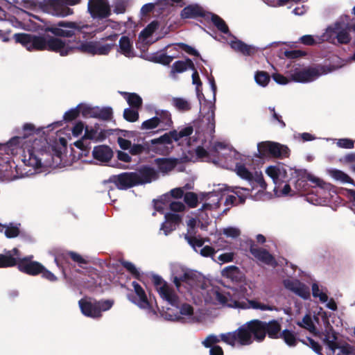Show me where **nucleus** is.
Masks as SVG:
<instances>
[{
  "mask_svg": "<svg viewBox=\"0 0 355 355\" xmlns=\"http://www.w3.org/2000/svg\"><path fill=\"white\" fill-rule=\"evenodd\" d=\"M172 277L176 288L184 296L187 302L180 299L178 306H174L176 308L175 311L168 308L166 311L162 312V317L166 320L182 323L195 322L197 320L194 309L190 304L191 301L196 304L202 302L220 304L234 309H252L263 311L276 310L275 306L270 304L256 300H248L245 296V288L219 290L200 274L180 265L175 264L172 266Z\"/></svg>",
  "mask_w": 355,
  "mask_h": 355,
  "instance_id": "1",
  "label": "nucleus"
},
{
  "mask_svg": "<svg viewBox=\"0 0 355 355\" xmlns=\"http://www.w3.org/2000/svg\"><path fill=\"white\" fill-rule=\"evenodd\" d=\"M22 132V136L0 144L1 181L29 177L51 164L47 140L40 137L31 123H25Z\"/></svg>",
  "mask_w": 355,
  "mask_h": 355,
  "instance_id": "2",
  "label": "nucleus"
},
{
  "mask_svg": "<svg viewBox=\"0 0 355 355\" xmlns=\"http://www.w3.org/2000/svg\"><path fill=\"white\" fill-rule=\"evenodd\" d=\"M297 180L293 182L294 189L288 183L287 171L285 166H270L266 173L275 184L274 193L277 197L292 196L296 193L306 195V200L315 205H324L329 202L331 185L306 171H295Z\"/></svg>",
  "mask_w": 355,
  "mask_h": 355,
  "instance_id": "3",
  "label": "nucleus"
},
{
  "mask_svg": "<svg viewBox=\"0 0 355 355\" xmlns=\"http://www.w3.org/2000/svg\"><path fill=\"white\" fill-rule=\"evenodd\" d=\"M16 42L21 44L28 51L49 50L58 53L62 56L73 52L75 47L69 45L61 39L46 36H36L26 33L14 35Z\"/></svg>",
  "mask_w": 355,
  "mask_h": 355,
  "instance_id": "4",
  "label": "nucleus"
},
{
  "mask_svg": "<svg viewBox=\"0 0 355 355\" xmlns=\"http://www.w3.org/2000/svg\"><path fill=\"white\" fill-rule=\"evenodd\" d=\"M234 171L239 177L247 180L250 185V188H235L234 193L241 199V202H244L248 197L255 200H260L263 190L266 188L261 172L256 171L252 173L242 162L236 164Z\"/></svg>",
  "mask_w": 355,
  "mask_h": 355,
  "instance_id": "5",
  "label": "nucleus"
},
{
  "mask_svg": "<svg viewBox=\"0 0 355 355\" xmlns=\"http://www.w3.org/2000/svg\"><path fill=\"white\" fill-rule=\"evenodd\" d=\"M242 334V343L246 345H251L254 341L261 342L266 334L271 338L280 337L281 327L276 320L269 322L253 320L248 322L239 327Z\"/></svg>",
  "mask_w": 355,
  "mask_h": 355,
  "instance_id": "6",
  "label": "nucleus"
},
{
  "mask_svg": "<svg viewBox=\"0 0 355 355\" xmlns=\"http://www.w3.org/2000/svg\"><path fill=\"white\" fill-rule=\"evenodd\" d=\"M350 27L347 22L338 21L328 26L322 35H305L300 37L299 41L307 46H313L323 42L336 44H348L351 40Z\"/></svg>",
  "mask_w": 355,
  "mask_h": 355,
  "instance_id": "7",
  "label": "nucleus"
},
{
  "mask_svg": "<svg viewBox=\"0 0 355 355\" xmlns=\"http://www.w3.org/2000/svg\"><path fill=\"white\" fill-rule=\"evenodd\" d=\"M46 31L55 36L71 37L73 36L80 38L92 37L94 33L93 26L85 24L77 21H60L56 25L48 27Z\"/></svg>",
  "mask_w": 355,
  "mask_h": 355,
  "instance_id": "8",
  "label": "nucleus"
},
{
  "mask_svg": "<svg viewBox=\"0 0 355 355\" xmlns=\"http://www.w3.org/2000/svg\"><path fill=\"white\" fill-rule=\"evenodd\" d=\"M242 334L239 328L231 332L221 334L219 336L214 334L209 335L204 340L202 345L209 348V355H223V350L221 347L217 345L220 341L234 347L246 346V344L242 343Z\"/></svg>",
  "mask_w": 355,
  "mask_h": 355,
  "instance_id": "9",
  "label": "nucleus"
},
{
  "mask_svg": "<svg viewBox=\"0 0 355 355\" xmlns=\"http://www.w3.org/2000/svg\"><path fill=\"white\" fill-rule=\"evenodd\" d=\"M324 67H296L289 72V76L292 81L300 83H306L315 80L320 76L327 74L335 70Z\"/></svg>",
  "mask_w": 355,
  "mask_h": 355,
  "instance_id": "10",
  "label": "nucleus"
},
{
  "mask_svg": "<svg viewBox=\"0 0 355 355\" xmlns=\"http://www.w3.org/2000/svg\"><path fill=\"white\" fill-rule=\"evenodd\" d=\"M117 38L118 33H111L102 37L99 41L83 43L78 49L92 55H105L115 46Z\"/></svg>",
  "mask_w": 355,
  "mask_h": 355,
  "instance_id": "11",
  "label": "nucleus"
},
{
  "mask_svg": "<svg viewBox=\"0 0 355 355\" xmlns=\"http://www.w3.org/2000/svg\"><path fill=\"white\" fill-rule=\"evenodd\" d=\"M113 304L114 302L111 300L96 301L87 297L83 298L78 302L82 313L92 318L101 317L102 312L110 309Z\"/></svg>",
  "mask_w": 355,
  "mask_h": 355,
  "instance_id": "12",
  "label": "nucleus"
},
{
  "mask_svg": "<svg viewBox=\"0 0 355 355\" xmlns=\"http://www.w3.org/2000/svg\"><path fill=\"white\" fill-rule=\"evenodd\" d=\"M173 125L171 114L166 110H155V116L144 121L141 125L142 130H153L157 128V132L166 130Z\"/></svg>",
  "mask_w": 355,
  "mask_h": 355,
  "instance_id": "13",
  "label": "nucleus"
},
{
  "mask_svg": "<svg viewBox=\"0 0 355 355\" xmlns=\"http://www.w3.org/2000/svg\"><path fill=\"white\" fill-rule=\"evenodd\" d=\"M223 187H219L217 190H214L211 192L207 193H201V200H205L201 209L199 210V217L206 220L208 219V211L216 210L219 208L220 202L225 197V193L223 191Z\"/></svg>",
  "mask_w": 355,
  "mask_h": 355,
  "instance_id": "14",
  "label": "nucleus"
},
{
  "mask_svg": "<svg viewBox=\"0 0 355 355\" xmlns=\"http://www.w3.org/2000/svg\"><path fill=\"white\" fill-rule=\"evenodd\" d=\"M290 150L284 145L272 141H262L257 144V153L255 157L266 158L270 157L284 158L289 155Z\"/></svg>",
  "mask_w": 355,
  "mask_h": 355,
  "instance_id": "15",
  "label": "nucleus"
},
{
  "mask_svg": "<svg viewBox=\"0 0 355 355\" xmlns=\"http://www.w3.org/2000/svg\"><path fill=\"white\" fill-rule=\"evenodd\" d=\"M334 332L328 331L324 336L323 343L326 355H355V349L350 345L338 344Z\"/></svg>",
  "mask_w": 355,
  "mask_h": 355,
  "instance_id": "16",
  "label": "nucleus"
},
{
  "mask_svg": "<svg viewBox=\"0 0 355 355\" xmlns=\"http://www.w3.org/2000/svg\"><path fill=\"white\" fill-rule=\"evenodd\" d=\"M153 282L159 297L171 306H177L180 298L173 286L157 275L153 277Z\"/></svg>",
  "mask_w": 355,
  "mask_h": 355,
  "instance_id": "17",
  "label": "nucleus"
},
{
  "mask_svg": "<svg viewBox=\"0 0 355 355\" xmlns=\"http://www.w3.org/2000/svg\"><path fill=\"white\" fill-rule=\"evenodd\" d=\"M133 132H128L125 135L128 138L119 137L117 142L120 148L123 150H129V153L132 155H139L146 153L149 151V145L144 139H135L132 137Z\"/></svg>",
  "mask_w": 355,
  "mask_h": 355,
  "instance_id": "18",
  "label": "nucleus"
},
{
  "mask_svg": "<svg viewBox=\"0 0 355 355\" xmlns=\"http://www.w3.org/2000/svg\"><path fill=\"white\" fill-rule=\"evenodd\" d=\"M193 128L191 125L181 128L178 130H174L165 133L159 138L153 139L150 141L152 145H168L171 144L173 141H180L187 140V137L193 133Z\"/></svg>",
  "mask_w": 355,
  "mask_h": 355,
  "instance_id": "19",
  "label": "nucleus"
},
{
  "mask_svg": "<svg viewBox=\"0 0 355 355\" xmlns=\"http://www.w3.org/2000/svg\"><path fill=\"white\" fill-rule=\"evenodd\" d=\"M80 0H53L46 6V12L53 16L64 17L73 14L69 6L79 3Z\"/></svg>",
  "mask_w": 355,
  "mask_h": 355,
  "instance_id": "20",
  "label": "nucleus"
},
{
  "mask_svg": "<svg viewBox=\"0 0 355 355\" xmlns=\"http://www.w3.org/2000/svg\"><path fill=\"white\" fill-rule=\"evenodd\" d=\"M135 26V23L130 17H128L127 21L123 23L115 21L112 19H105L98 26H93L94 33L92 34V37L94 36L96 33L102 32L108 28L118 32L117 33L119 34V32L123 33L127 31H133Z\"/></svg>",
  "mask_w": 355,
  "mask_h": 355,
  "instance_id": "21",
  "label": "nucleus"
},
{
  "mask_svg": "<svg viewBox=\"0 0 355 355\" xmlns=\"http://www.w3.org/2000/svg\"><path fill=\"white\" fill-rule=\"evenodd\" d=\"M132 285L134 288L135 295H129L128 299L140 309L146 310L150 317L155 315L156 313L150 308L146 294L143 288L135 281L132 282Z\"/></svg>",
  "mask_w": 355,
  "mask_h": 355,
  "instance_id": "22",
  "label": "nucleus"
},
{
  "mask_svg": "<svg viewBox=\"0 0 355 355\" xmlns=\"http://www.w3.org/2000/svg\"><path fill=\"white\" fill-rule=\"evenodd\" d=\"M87 10L94 19L102 20L110 16L111 11L107 0H89Z\"/></svg>",
  "mask_w": 355,
  "mask_h": 355,
  "instance_id": "23",
  "label": "nucleus"
},
{
  "mask_svg": "<svg viewBox=\"0 0 355 355\" xmlns=\"http://www.w3.org/2000/svg\"><path fill=\"white\" fill-rule=\"evenodd\" d=\"M33 257L32 255L21 258L19 252H18V259L17 265L18 269L26 274L35 276L40 274L44 269V266L37 261H32Z\"/></svg>",
  "mask_w": 355,
  "mask_h": 355,
  "instance_id": "24",
  "label": "nucleus"
},
{
  "mask_svg": "<svg viewBox=\"0 0 355 355\" xmlns=\"http://www.w3.org/2000/svg\"><path fill=\"white\" fill-rule=\"evenodd\" d=\"M185 240L193 250L204 257H213L216 253L214 248L209 245H205V239L201 237L184 236Z\"/></svg>",
  "mask_w": 355,
  "mask_h": 355,
  "instance_id": "25",
  "label": "nucleus"
},
{
  "mask_svg": "<svg viewBox=\"0 0 355 355\" xmlns=\"http://www.w3.org/2000/svg\"><path fill=\"white\" fill-rule=\"evenodd\" d=\"M134 173L137 185L148 184L159 178L158 172L148 165L141 166Z\"/></svg>",
  "mask_w": 355,
  "mask_h": 355,
  "instance_id": "26",
  "label": "nucleus"
},
{
  "mask_svg": "<svg viewBox=\"0 0 355 355\" xmlns=\"http://www.w3.org/2000/svg\"><path fill=\"white\" fill-rule=\"evenodd\" d=\"M225 149L226 146L218 142L213 145L210 144L207 149H205L202 146H198L196 149V153L197 157L200 159L207 162L213 161L214 162L215 161L211 159V157H218L219 158L220 157L219 151Z\"/></svg>",
  "mask_w": 355,
  "mask_h": 355,
  "instance_id": "27",
  "label": "nucleus"
},
{
  "mask_svg": "<svg viewBox=\"0 0 355 355\" xmlns=\"http://www.w3.org/2000/svg\"><path fill=\"white\" fill-rule=\"evenodd\" d=\"M180 46V44L173 46L168 45L166 48L170 49L168 51L169 54L162 51L157 52L150 56V60L164 65H168L174 58L178 57L179 48Z\"/></svg>",
  "mask_w": 355,
  "mask_h": 355,
  "instance_id": "28",
  "label": "nucleus"
},
{
  "mask_svg": "<svg viewBox=\"0 0 355 355\" xmlns=\"http://www.w3.org/2000/svg\"><path fill=\"white\" fill-rule=\"evenodd\" d=\"M110 182L114 183L119 189H127L137 185L135 175L133 173H123L110 178Z\"/></svg>",
  "mask_w": 355,
  "mask_h": 355,
  "instance_id": "29",
  "label": "nucleus"
},
{
  "mask_svg": "<svg viewBox=\"0 0 355 355\" xmlns=\"http://www.w3.org/2000/svg\"><path fill=\"white\" fill-rule=\"evenodd\" d=\"M215 110L216 106L214 102H206L202 107L203 115L202 121L207 124V130L213 134L215 130Z\"/></svg>",
  "mask_w": 355,
  "mask_h": 355,
  "instance_id": "30",
  "label": "nucleus"
},
{
  "mask_svg": "<svg viewBox=\"0 0 355 355\" xmlns=\"http://www.w3.org/2000/svg\"><path fill=\"white\" fill-rule=\"evenodd\" d=\"M284 286L286 289L304 300L310 297L309 288L297 279H285Z\"/></svg>",
  "mask_w": 355,
  "mask_h": 355,
  "instance_id": "31",
  "label": "nucleus"
},
{
  "mask_svg": "<svg viewBox=\"0 0 355 355\" xmlns=\"http://www.w3.org/2000/svg\"><path fill=\"white\" fill-rule=\"evenodd\" d=\"M165 221L162 224L160 230L164 231L165 235H168L175 230L181 221L182 216L178 213L168 212L164 215Z\"/></svg>",
  "mask_w": 355,
  "mask_h": 355,
  "instance_id": "32",
  "label": "nucleus"
},
{
  "mask_svg": "<svg viewBox=\"0 0 355 355\" xmlns=\"http://www.w3.org/2000/svg\"><path fill=\"white\" fill-rule=\"evenodd\" d=\"M19 250L14 248L0 254V268H9L17 265Z\"/></svg>",
  "mask_w": 355,
  "mask_h": 355,
  "instance_id": "33",
  "label": "nucleus"
},
{
  "mask_svg": "<svg viewBox=\"0 0 355 355\" xmlns=\"http://www.w3.org/2000/svg\"><path fill=\"white\" fill-rule=\"evenodd\" d=\"M106 132L98 125L94 127H86L85 135L82 140L87 141V139L95 141H103L106 137Z\"/></svg>",
  "mask_w": 355,
  "mask_h": 355,
  "instance_id": "34",
  "label": "nucleus"
},
{
  "mask_svg": "<svg viewBox=\"0 0 355 355\" xmlns=\"http://www.w3.org/2000/svg\"><path fill=\"white\" fill-rule=\"evenodd\" d=\"M92 155L96 161L105 163L112 158L113 153L107 146H98L94 148Z\"/></svg>",
  "mask_w": 355,
  "mask_h": 355,
  "instance_id": "35",
  "label": "nucleus"
},
{
  "mask_svg": "<svg viewBox=\"0 0 355 355\" xmlns=\"http://www.w3.org/2000/svg\"><path fill=\"white\" fill-rule=\"evenodd\" d=\"M250 252L252 255L262 263L273 266L275 263L274 257L266 250L252 247Z\"/></svg>",
  "mask_w": 355,
  "mask_h": 355,
  "instance_id": "36",
  "label": "nucleus"
},
{
  "mask_svg": "<svg viewBox=\"0 0 355 355\" xmlns=\"http://www.w3.org/2000/svg\"><path fill=\"white\" fill-rule=\"evenodd\" d=\"M232 49L236 51L240 52L245 55H251L255 52V48L253 46L248 45L241 40H236L235 37L229 42Z\"/></svg>",
  "mask_w": 355,
  "mask_h": 355,
  "instance_id": "37",
  "label": "nucleus"
},
{
  "mask_svg": "<svg viewBox=\"0 0 355 355\" xmlns=\"http://www.w3.org/2000/svg\"><path fill=\"white\" fill-rule=\"evenodd\" d=\"M119 52L128 58L135 56L132 42L127 36H122L119 42Z\"/></svg>",
  "mask_w": 355,
  "mask_h": 355,
  "instance_id": "38",
  "label": "nucleus"
},
{
  "mask_svg": "<svg viewBox=\"0 0 355 355\" xmlns=\"http://www.w3.org/2000/svg\"><path fill=\"white\" fill-rule=\"evenodd\" d=\"M170 101L175 110L180 112H187L192 108L191 101L184 97H173Z\"/></svg>",
  "mask_w": 355,
  "mask_h": 355,
  "instance_id": "39",
  "label": "nucleus"
},
{
  "mask_svg": "<svg viewBox=\"0 0 355 355\" xmlns=\"http://www.w3.org/2000/svg\"><path fill=\"white\" fill-rule=\"evenodd\" d=\"M155 164H156L159 173L165 175L169 171H172L177 164L176 159H166V158H158L155 159Z\"/></svg>",
  "mask_w": 355,
  "mask_h": 355,
  "instance_id": "40",
  "label": "nucleus"
},
{
  "mask_svg": "<svg viewBox=\"0 0 355 355\" xmlns=\"http://www.w3.org/2000/svg\"><path fill=\"white\" fill-rule=\"evenodd\" d=\"M188 69H194V64L191 59H187L186 60H178L175 62L171 67V76L175 78V73H182Z\"/></svg>",
  "mask_w": 355,
  "mask_h": 355,
  "instance_id": "41",
  "label": "nucleus"
},
{
  "mask_svg": "<svg viewBox=\"0 0 355 355\" xmlns=\"http://www.w3.org/2000/svg\"><path fill=\"white\" fill-rule=\"evenodd\" d=\"M205 15L202 8L198 5H190L185 7L181 12V17L184 19L196 18Z\"/></svg>",
  "mask_w": 355,
  "mask_h": 355,
  "instance_id": "42",
  "label": "nucleus"
},
{
  "mask_svg": "<svg viewBox=\"0 0 355 355\" xmlns=\"http://www.w3.org/2000/svg\"><path fill=\"white\" fill-rule=\"evenodd\" d=\"M318 318L314 317L313 318H312V317L309 314H306L304 316L301 322H297V324L300 327L306 329L312 334L316 335L318 333V331H317V329L315 327V322H318Z\"/></svg>",
  "mask_w": 355,
  "mask_h": 355,
  "instance_id": "43",
  "label": "nucleus"
},
{
  "mask_svg": "<svg viewBox=\"0 0 355 355\" xmlns=\"http://www.w3.org/2000/svg\"><path fill=\"white\" fill-rule=\"evenodd\" d=\"M280 338L290 347L295 346L299 341L295 334L288 329L284 330L280 334Z\"/></svg>",
  "mask_w": 355,
  "mask_h": 355,
  "instance_id": "44",
  "label": "nucleus"
},
{
  "mask_svg": "<svg viewBox=\"0 0 355 355\" xmlns=\"http://www.w3.org/2000/svg\"><path fill=\"white\" fill-rule=\"evenodd\" d=\"M80 114L85 118H96L98 107H92L89 105L80 104L78 105Z\"/></svg>",
  "mask_w": 355,
  "mask_h": 355,
  "instance_id": "45",
  "label": "nucleus"
},
{
  "mask_svg": "<svg viewBox=\"0 0 355 355\" xmlns=\"http://www.w3.org/2000/svg\"><path fill=\"white\" fill-rule=\"evenodd\" d=\"M239 275L240 270L239 268L235 266H227L222 270V275L224 277L228 278L232 281L237 280Z\"/></svg>",
  "mask_w": 355,
  "mask_h": 355,
  "instance_id": "46",
  "label": "nucleus"
},
{
  "mask_svg": "<svg viewBox=\"0 0 355 355\" xmlns=\"http://www.w3.org/2000/svg\"><path fill=\"white\" fill-rule=\"evenodd\" d=\"M159 28V24L156 21H152L146 27L139 35V39L143 40L145 42L157 28Z\"/></svg>",
  "mask_w": 355,
  "mask_h": 355,
  "instance_id": "47",
  "label": "nucleus"
},
{
  "mask_svg": "<svg viewBox=\"0 0 355 355\" xmlns=\"http://www.w3.org/2000/svg\"><path fill=\"white\" fill-rule=\"evenodd\" d=\"M211 21L217 28L222 33L229 34V28L223 19L218 15L210 13Z\"/></svg>",
  "mask_w": 355,
  "mask_h": 355,
  "instance_id": "48",
  "label": "nucleus"
},
{
  "mask_svg": "<svg viewBox=\"0 0 355 355\" xmlns=\"http://www.w3.org/2000/svg\"><path fill=\"white\" fill-rule=\"evenodd\" d=\"M125 99L132 108L139 109L141 106L142 99L137 94H125Z\"/></svg>",
  "mask_w": 355,
  "mask_h": 355,
  "instance_id": "49",
  "label": "nucleus"
},
{
  "mask_svg": "<svg viewBox=\"0 0 355 355\" xmlns=\"http://www.w3.org/2000/svg\"><path fill=\"white\" fill-rule=\"evenodd\" d=\"M329 174L334 180L340 181L343 183H348L351 182V178L346 173L340 170H330Z\"/></svg>",
  "mask_w": 355,
  "mask_h": 355,
  "instance_id": "50",
  "label": "nucleus"
},
{
  "mask_svg": "<svg viewBox=\"0 0 355 355\" xmlns=\"http://www.w3.org/2000/svg\"><path fill=\"white\" fill-rule=\"evenodd\" d=\"M254 80L257 85L261 87H266L270 82V78L266 72L259 71L256 72Z\"/></svg>",
  "mask_w": 355,
  "mask_h": 355,
  "instance_id": "51",
  "label": "nucleus"
},
{
  "mask_svg": "<svg viewBox=\"0 0 355 355\" xmlns=\"http://www.w3.org/2000/svg\"><path fill=\"white\" fill-rule=\"evenodd\" d=\"M312 294L314 297H318L322 303L327 302L328 301V296L326 292L320 289L317 284H313L312 285Z\"/></svg>",
  "mask_w": 355,
  "mask_h": 355,
  "instance_id": "52",
  "label": "nucleus"
},
{
  "mask_svg": "<svg viewBox=\"0 0 355 355\" xmlns=\"http://www.w3.org/2000/svg\"><path fill=\"white\" fill-rule=\"evenodd\" d=\"M125 119L130 122L137 121L139 119V112L135 108H126L123 112Z\"/></svg>",
  "mask_w": 355,
  "mask_h": 355,
  "instance_id": "53",
  "label": "nucleus"
},
{
  "mask_svg": "<svg viewBox=\"0 0 355 355\" xmlns=\"http://www.w3.org/2000/svg\"><path fill=\"white\" fill-rule=\"evenodd\" d=\"M184 200L187 205L191 208L197 207L198 203V196L193 192L186 193L184 196Z\"/></svg>",
  "mask_w": 355,
  "mask_h": 355,
  "instance_id": "54",
  "label": "nucleus"
},
{
  "mask_svg": "<svg viewBox=\"0 0 355 355\" xmlns=\"http://www.w3.org/2000/svg\"><path fill=\"white\" fill-rule=\"evenodd\" d=\"M4 232L8 238H13L18 236L19 233L18 225L10 223L9 225H6Z\"/></svg>",
  "mask_w": 355,
  "mask_h": 355,
  "instance_id": "55",
  "label": "nucleus"
},
{
  "mask_svg": "<svg viewBox=\"0 0 355 355\" xmlns=\"http://www.w3.org/2000/svg\"><path fill=\"white\" fill-rule=\"evenodd\" d=\"M112 114V110L111 107H98V111L96 113V119H101L103 120L110 119Z\"/></svg>",
  "mask_w": 355,
  "mask_h": 355,
  "instance_id": "56",
  "label": "nucleus"
},
{
  "mask_svg": "<svg viewBox=\"0 0 355 355\" xmlns=\"http://www.w3.org/2000/svg\"><path fill=\"white\" fill-rule=\"evenodd\" d=\"M127 1L125 0H116L113 4V11L114 13L123 14L125 12Z\"/></svg>",
  "mask_w": 355,
  "mask_h": 355,
  "instance_id": "57",
  "label": "nucleus"
},
{
  "mask_svg": "<svg viewBox=\"0 0 355 355\" xmlns=\"http://www.w3.org/2000/svg\"><path fill=\"white\" fill-rule=\"evenodd\" d=\"M303 343L311 347V348L318 354L322 355L321 351L322 347L320 344L315 342L313 339L307 337L306 340H302Z\"/></svg>",
  "mask_w": 355,
  "mask_h": 355,
  "instance_id": "58",
  "label": "nucleus"
},
{
  "mask_svg": "<svg viewBox=\"0 0 355 355\" xmlns=\"http://www.w3.org/2000/svg\"><path fill=\"white\" fill-rule=\"evenodd\" d=\"M169 198L168 195H164L162 196L160 200H154V207L156 211L164 213V209H165V202L168 201L167 199Z\"/></svg>",
  "mask_w": 355,
  "mask_h": 355,
  "instance_id": "59",
  "label": "nucleus"
},
{
  "mask_svg": "<svg viewBox=\"0 0 355 355\" xmlns=\"http://www.w3.org/2000/svg\"><path fill=\"white\" fill-rule=\"evenodd\" d=\"M168 202L171 211H173V213L181 212V211H184V209L185 208L184 204L180 201L168 200Z\"/></svg>",
  "mask_w": 355,
  "mask_h": 355,
  "instance_id": "60",
  "label": "nucleus"
},
{
  "mask_svg": "<svg viewBox=\"0 0 355 355\" xmlns=\"http://www.w3.org/2000/svg\"><path fill=\"white\" fill-rule=\"evenodd\" d=\"M223 233L227 236L232 239L238 237L241 232L239 229L234 227H228L223 230Z\"/></svg>",
  "mask_w": 355,
  "mask_h": 355,
  "instance_id": "61",
  "label": "nucleus"
},
{
  "mask_svg": "<svg viewBox=\"0 0 355 355\" xmlns=\"http://www.w3.org/2000/svg\"><path fill=\"white\" fill-rule=\"evenodd\" d=\"M234 253L232 252H225L218 257L217 262L220 264L231 262L234 260Z\"/></svg>",
  "mask_w": 355,
  "mask_h": 355,
  "instance_id": "62",
  "label": "nucleus"
},
{
  "mask_svg": "<svg viewBox=\"0 0 355 355\" xmlns=\"http://www.w3.org/2000/svg\"><path fill=\"white\" fill-rule=\"evenodd\" d=\"M86 141L84 140H79L75 142V146L81 150V153H80V156L81 158L84 157H87L89 153V150L87 148Z\"/></svg>",
  "mask_w": 355,
  "mask_h": 355,
  "instance_id": "63",
  "label": "nucleus"
},
{
  "mask_svg": "<svg viewBox=\"0 0 355 355\" xmlns=\"http://www.w3.org/2000/svg\"><path fill=\"white\" fill-rule=\"evenodd\" d=\"M67 254L71 258V259L76 262L80 266H82L83 264H86L87 261L85 258H83L80 254L74 252H68Z\"/></svg>",
  "mask_w": 355,
  "mask_h": 355,
  "instance_id": "64",
  "label": "nucleus"
}]
</instances>
